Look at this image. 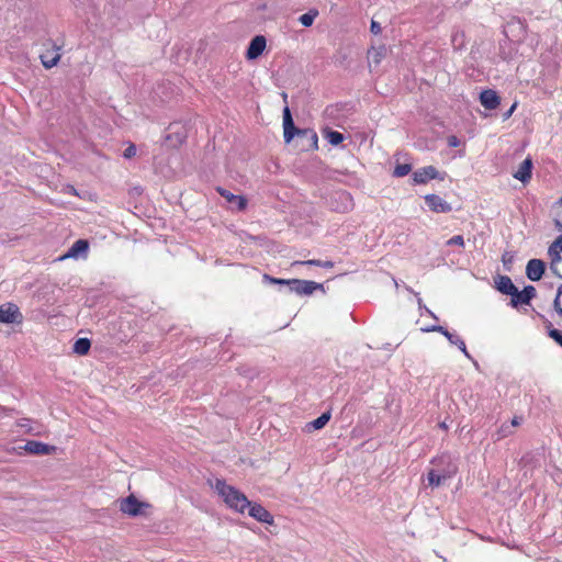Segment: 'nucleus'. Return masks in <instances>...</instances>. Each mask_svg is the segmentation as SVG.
Wrapping results in <instances>:
<instances>
[{
  "label": "nucleus",
  "mask_w": 562,
  "mask_h": 562,
  "mask_svg": "<svg viewBox=\"0 0 562 562\" xmlns=\"http://www.w3.org/2000/svg\"><path fill=\"white\" fill-rule=\"evenodd\" d=\"M211 485L229 508L238 513H244L245 509L250 506V502L246 495L234 486L226 484L225 481L216 479L214 484L211 483Z\"/></svg>",
  "instance_id": "1"
},
{
  "label": "nucleus",
  "mask_w": 562,
  "mask_h": 562,
  "mask_svg": "<svg viewBox=\"0 0 562 562\" xmlns=\"http://www.w3.org/2000/svg\"><path fill=\"white\" fill-rule=\"evenodd\" d=\"M263 278L273 284H286L290 286L291 292H295L301 295H310L315 290L323 289V284L314 282V281L299 280V279H292V280L277 279V278L269 277L268 274H265Z\"/></svg>",
  "instance_id": "2"
},
{
  "label": "nucleus",
  "mask_w": 562,
  "mask_h": 562,
  "mask_svg": "<svg viewBox=\"0 0 562 562\" xmlns=\"http://www.w3.org/2000/svg\"><path fill=\"white\" fill-rule=\"evenodd\" d=\"M548 256L550 258V270L562 279V235L550 245Z\"/></svg>",
  "instance_id": "3"
},
{
  "label": "nucleus",
  "mask_w": 562,
  "mask_h": 562,
  "mask_svg": "<svg viewBox=\"0 0 562 562\" xmlns=\"http://www.w3.org/2000/svg\"><path fill=\"white\" fill-rule=\"evenodd\" d=\"M423 330L426 333L437 331V333L442 334L448 339V341L451 345L457 346L468 359H472L471 355L467 350V346H465V342L463 341V339L461 337H459L458 335L450 333L445 327L439 326V325H434V326L424 328Z\"/></svg>",
  "instance_id": "4"
},
{
  "label": "nucleus",
  "mask_w": 562,
  "mask_h": 562,
  "mask_svg": "<svg viewBox=\"0 0 562 562\" xmlns=\"http://www.w3.org/2000/svg\"><path fill=\"white\" fill-rule=\"evenodd\" d=\"M148 504L139 502L135 496L130 495L120 502V510L130 516H138Z\"/></svg>",
  "instance_id": "5"
},
{
  "label": "nucleus",
  "mask_w": 562,
  "mask_h": 562,
  "mask_svg": "<svg viewBox=\"0 0 562 562\" xmlns=\"http://www.w3.org/2000/svg\"><path fill=\"white\" fill-rule=\"evenodd\" d=\"M168 130L169 133L166 135V140L169 142L171 146H179L187 138L186 126L181 123H171Z\"/></svg>",
  "instance_id": "6"
},
{
  "label": "nucleus",
  "mask_w": 562,
  "mask_h": 562,
  "mask_svg": "<svg viewBox=\"0 0 562 562\" xmlns=\"http://www.w3.org/2000/svg\"><path fill=\"white\" fill-rule=\"evenodd\" d=\"M21 318L22 315L15 304L8 303L0 306V323L13 324L20 322Z\"/></svg>",
  "instance_id": "7"
},
{
  "label": "nucleus",
  "mask_w": 562,
  "mask_h": 562,
  "mask_svg": "<svg viewBox=\"0 0 562 562\" xmlns=\"http://www.w3.org/2000/svg\"><path fill=\"white\" fill-rule=\"evenodd\" d=\"M437 178L441 180L443 179L442 177H439V172L434 166L423 167L413 173V181L415 184H425L429 180Z\"/></svg>",
  "instance_id": "8"
},
{
  "label": "nucleus",
  "mask_w": 562,
  "mask_h": 562,
  "mask_svg": "<svg viewBox=\"0 0 562 562\" xmlns=\"http://www.w3.org/2000/svg\"><path fill=\"white\" fill-rule=\"evenodd\" d=\"M546 271V263L541 259H530L526 266V276L531 281H539Z\"/></svg>",
  "instance_id": "9"
},
{
  "label": "nucleus",
  "mask_w": 562,
  "mask_h": 562,
  "mask_svg": "<svg viewBox=\"0 0 562 562\" xmlns=\"http://www.w3.org/2000/svg\"><path fill=\"white\" fill-rule=\"evenodd\" d=\"M425 202L436 213H449L452 210V206L437 194H427Z\"/></svg>",
  "instance_id": "10"
},
{
  "label": "nucleus",
  "mask_w": 562,
  "mask_h": 562,
  "mask_svg": "<svg viewBox=\"0 0 562 562\" xmlns=\"http://www.w3.org/2000/svg\"><path fill=\"white\" fill-rule=\"evenodd\" d=\"M536 296V289L532 285H526L522 291H518L512 295V306L517 307L520 304H529Z\"/></svg>",
  "instance_id": "11"
},
{
  "label": "nucleus",
  "mask_w": 562,
  "mask_h": 562,
  "mask_svg": "<svg viewBox=\"0 0 562 562\" xmlns=\"http://www.w3.org/2000/svg\"><path fill=\"white\" fill-rule=\"evenodd\" d=\"M457 472V467L451 465L447 473H438L437 470H430L427 474L428 484L437 487L443 484L447 480L451 479Z\"/></svg>",
  "instance_id": "12"
},
{
  "label": "nucleus",
  "mask_w": 562,
  "mask_h": 562,
  "mask_svg": "<svg viewBox=\"0 0 562 562\" xmlns=\"http://www.w3.org/2000/svg\"><path fill=\"white\" fill-rule=\"evenodd\" d=\"M266 45L267 41L263 35L255 36L249 43L246 54L247 58L249 60L257 59L263 53Z\"/></svg>",
  "instance_id": "13"
},
{
  "label": "nucleus",
  "mask_w": 562,
  "mask_h": 562,
  "mask_svg": "<svg viewBox=\"0 0 562 562\" xmlns=\"http://www.w3.org/2000/svg\"><path fill=\"white\" fill-rule=\"evenodd\" d=\"M247 508L249 509V516L252 517L254 519L268 525L273 524V516L260 504L250 503V506H248Z\"/></svg>",
  "instance_id": "14"
},
{
  "label": "nucleus",
  "mask_w": 562,
  "mask_h": 562,
  "mask_svg": "<svg viewBox=\"0 0 562 562\" xmlns=\"http://www.w3.org/2000/svg\"><path fill=\"white\" fill-rule=\"evenodd\" d=\"M296 132L297 130L294 126L290 109L289 106H285L283 109V136L285 143H290L293 139Z\"/></svg>",
  "instance_id": "15"
},
{
  "label": "nucleus",
  "mask_w": 562,
  "mask_h": 562,
  "mask_svg": "<svg viewBox=\"0 0 562 562\" xmlns=\"http://www.w3.org/2000/svg\"><path fill=\"white\" fill-rule=\"evenodd\" d=\"M218 193L229 203L232 209L241 211L247 205V200L241 195H235L225 189H218Z\"/></svg>",
  "instance_id": "16"
},
{
  "label": "nucleus",
  "mask_w": 562,
  "mask_h": 562,
  "mask_svg": "<svg viewBox=\"0 0 562 562\" xmlns=\"http://www.w3.org/2000/svg\"><path fill=\"white\" fill-rule=\"evenodd\" d=\"M482 105L487 110H494L499 104V97L493 90H484L480 94Z\"/></svg>",
  "instance_id": "17"
},
{
  "label": "nucleus",
  "mask_w": 562,
  "mask_h": 562,
  "mask_svg": "<svg viewBox=\"0 0 562 562\" xmlns=\"http://www.w3.org/2000/svg\"><path fill=\"white\" fill-rule=\"evenodd\" d=\"M496 289L507 295H513L516 292V286L513 283L512 279L507 276H498L495 280Z\"/></svg>",
  "instance_id": "18"
},
{
  "label": "nucleus",
  "mask_w": 562,
  "mask_h": 562,
  "mask_svg": "<svg viewBox=\"0 0 562 562\" xmlns=\"http://www.w3.org/2000/svg\"><path fill=\"white\" fill-rule=\"evenodd\" d=\"M24 449L32 454H48L55 448L40 441L31 440L25 443Z\"/></svg>",
  "instance_id": "19"
},
{
  "label": "nucleus",
  "mask_w": 562,
  "mask_h": 562,
  "mask_svg": "<svg viewBox=\"0 0 562 562\" xmlns=\"http://www.w3.org/2000/svg\"><path fill=\"white\" fill-rule=\"evenodd\" d=\"M88 249H89L88 241L85 239H78L69 248V250L65 255V258H78L82 255H86Z\"/></svg>",
  "instance_id": "20"
},
{
  "label": "nucleus",
  "mask_w": 562,
  "mask_h": 562,
  "mask_svg": "<svg viewBox=\"0 0 562 562\" xmlns=\"http://www.w3.org/2000/svg\"><path fill=\"white\" fill-rule=\"evenodd\" d=\"M531 168L532 162L529 158H527L520 164L519 168L514 172L513 176L515 179L521 182H526L531 178Z\"/></svg>",
  "instance_id": "21"
},
{
  "label": "nucleus",
  "mask_w": 562,
  "mask_h": 562,
  "mask_svg": "<svg viewBox=\"0 0 562 562\" xmlns=\"http://www.w3.org/2000/svg\"><path fill=\"white\" fill-rule=\"evenodd\" d=\"M323 136L333 146L339 145L345 139V136L341 133L329 128L323 131Z\"/></svg>",
  "instance_id": "22"
},
{
  "label": "nucleus",
  "mask_w": 562,
  "mask_h": 562,
  "mask_svg": "<svg viewBox=\"0 0 562 562\" xmlns=\"http://www.w3.org/2000/svg\"><path fill=\"white\" fill-rule=\"evenodd\" d=\"M59 59H60V54L58 52H54V53L47 52V53L41 55L42 64L47 69L56 66L57 63L59 61Z\"/></svg>",
  "instance_id": "23"
},
{
  "label": "nucleus",
  "mask_w": 562,
  "mask_h": 562,
  "mask_svg": "<svg viewBox=\"0 0 562 562\" xmlns=\"http://www.w3.org/2000/svg\"><path fill=\"white\" fill-rule=\"evenodd\" d=\"M91 342L88 338H79L75 341L72 350L75 353L83 356L88 353Z\"/></svg>",
  "instance_id": "24"
},
{
  "label": "nucleus",
  "mask_w": 562,
  "mask_h": 562,
  "mask_svg": "<svg viewBox=\"0 0 562 562\" xmlns=\"http://www.w3.org/2000/svg\"><path fill=\"white\" fill-rule=\"evenodd\" d=\"M336 198L342 202L341 207H337L339 212H346L351 209L352 200L349 193L341 191L336 193Z\"/></svg>",
  "instance_id": "25"
},
{
  "label": "nucleus",
  "mask_w": 562,
  "mask_h": 562,
  "mask_svg": "<svg viewBox=\"0 0 562 562\" xmlns=\"http://www.w3.org/2000/svg\"><path fill=\"white\" fill-rule=\"evenodd\" d=\"M330 419L329 413H323L319 417L308 424L315 430L322 429Z\"/></svg>",
  "instance_id": "26"
},
{
  "label": "nucleus",
  "mask_w": 562,
  "mask_h": 562,
  "mask_svg": "<svg viewBox=\"0 0 562 562\" xmlns=\"http://www.w3.org/2000/svg\"><path fill=\"white\" fill-rule=\"evenodd\" d=\"M317 15H318L317 10H310L307 13L302 14L299 18V21L304 26H311Z\"/></svg>",
  "instance_id": "27"
},
{
  "label": "nucleus",
  "mask_w": 562,
  "mask_h": 562,
  "mask_svg": "<svg viewBox=\"0 0 562 562\" xmlns=\"http://www.w3.org/2000/svg\"><path fill=\"white\" fill-rule=\"evenodd\" d=\"M434 463L438 467L439 464L447 463V468L443 469H436L438 473H447V471L450 469L451 465H454L451 462V459L449 456H441L440 458L434 460Z\"/></svg>",
  "instance_id": "28"
},
{
  "label": "nucleus",
  "mask_w": 562,
  "mask_h": 562,
  "mask_svg": "<svg viewBox=\"0 0 562 562\" xmlns=\"http://www.w3.org/2000/svg\"><path fill=\"white\" fill-rule=\"evenodd\" d=\"M411 170L412 166L409 164H401L394 168L393 175L397 178H402L408 175Z\"/></svg>",
  "instance_id": "29"
},
{
  "label": "nucleus",
  "mask_w": 562,
  "mask_h": 562,
  "mask_svg": "<svg viewBox=\"0 0 562 562\" xmlns=\"http://www.w3.org/2000/svg\"><path fill=\"white\" fill-rule=\"evenodd\" d=\"M512 434H513L512 426H509L508 424H503L496 432V439L497 440L503 439L505 437L510 436Z\"/></svg>",
  "instance_id": "30"
},
{
  "label": "nucleus",
  "mask_w": 562,
  "mask_h": 562,
  "mask_svg": "<svg viewBox=\"0 0 562 562\" xmlns=\"http://www.w3.org/2000/svg\"><path fill=\"white\" fill-rule=\"evenodd\" d=\"M554 308L557 313L562 316V284L559 286L554 299Z\"/></svg>",
  "instance_id": "31"
},
{
  "label": "nucleus",
  "mask_w": 562,
  "mask_h": 562,
  "mask_svg": "<svg viewBox=\"0 0 562 562\" xmlns=\"http://www.w3.org/2000/svg\"><path fill=\"white\" fill-rule=\"evenodd\" d=\"M447 245L448 246H459V247H463L464 246V239L461 235H456L453 237H451L450 239L447 240Z\"/></svg>",
  "instance_id": "32"
},
{
  "label": "nucleus",
  "mask_w": 562,
  "mask_h": 562,
  "mask_svg": "<svg viewBox=\"0 0 562 562\" xmlns=\"http://www.w3.org/2000/svg\"><path fill=\"white\" fill-rule=\"evenodd\" d=\"M555 225L557 227L562 231V201L559 203L557 207V216H555Z\"/></svg>",
  "instance_id": "33"
},
{
  "label": "nucleus",
  "mask_w": 562,
  "mask_h": 562,
  "mask_svg": "<svg viewBox=\"0 0 562 562\" xmlns=\"http://www.w3.org/2000/svg\"><path fill=\"white\" fill-rule=\"evenodd\" d=\"M549 336L555 341L558 342L560 346H562V331L558 330V329H550L549 330Z\"/></svg>",
  "instance_id": "34"
},
{
  "label": "nucleus",
  "mask_w": 562,
  "mask_h": 562,
  "mask_svg": "<svg viewBox=\"0 0 562 562\" xmlns=\"http://www.w3.org/2000/svg\"><path fill=\"white\" fill-rule=\"evenodd\" d=\"M136 155V146L131 144L127 148H125L123 156L125 158H132Z\"/></svg>",
  "instance_id": "35"
},
{
  "label": "nucleus",
  "mask_w": 562,
  "mask_h": 562,
  "mask_svg": "<svg viewBox=\"0 0 562 562\" xmlns=\"http://www.w3.org/2000/svg\"><path fill=\"white\" fill-rule=\"evenodd\" d=\"M299 265H308V266L321 267V260L312 259V260H306V261H295V262H293V266H299Z\"/></svg>",
  "instance_id": "36"
},
{
  "label": "nucleus",
  "mask_w": 562,
  "mask_h": 562,
  "mask_svg": "<svg viewBox=\"0 0 562 562\" xmlns=\"http://www.w3.org/2000/svg\"><path fill=\"white\" fill-rule=\"evenodd\" d=\"M448 145L450 147H458L460 145V140L457 136L452 135L448 137Z\"/></svg>",
  "instance_id": "37"
},
{
  "label": "nucleus",
  "mask_w": 562,
  "mask_h": 562,
  "mask_svg": "<svg viewBox=\"0 0 562 562\" xmlns=\"http://www.w3.org/2000/svg\"><path fill=\"white\" fill-rule=\"evenodd\" d=\"M370 30L373 34H379L381 32V26L378 22L372 21L370 25Z\"/></svg>",
  "instance_id": "38"
},
{
  "label": "nucleus",
  "mask_w": 562,
  "mask_h": 562,
  "mask_svg": "<svg viewBox=\"0 0 562 562\" xmlns=\"http://www.w3.org/2000/svg\"><path fill=\"white\" fill-rule=\"evenodd\" d=\"M522 422V418L521 417H518V416H515L510 424H508L509 426H512V429L515 428V427H518Z\"/></svg>",
  "instance_id": "39"
},
{
  "label": "nucleus",
  "mask_w": 562,
  "mask_h": 562,
  "mask_svg": "<svg viewBox=\"0 0 562 562\" xmlns=\"http://www.w3.org/2000/svg\"><path fill=\"white\" fill-rule=\"evenodd\" d=\"M418 306L420 310L424 308L426 311V313H428L431 317L437 319L436 315L430 310H428L426 306L423 305V301L420 297H418Z\"/></svg>",
  "instance_id": "40"
},
{
  "label": "nucleus",
  "mask_w": 562,
  "mask_h": 562,
  "mask_svg": "<svg viewBox=\"0 0 562 562\" xmlns=\"http://www.w3.org/2000/svg\"><path fill=\"white\" fill-rule=\"evenodd\" d=\"M65 192L66 193H69V194H72V195H77V196H80L78 191L72 187V186H68L66 189H65Z\"/></svg>",
  "instance_id": "41"
},
{
  "label": "nucleus",
  "mask_w": 562,
  "mask_h": 562,
  "mask_svg": "<svg viewBox=\"0 0 562 562\" xmlns=\"http://www.w3.org/2000/svg\"><path fill=\"white\" fill-rule=\"evenodd\" d=\"M372 59L375 64H379L381 60V54L376 50L373 52Z\"/></svg>",
  "instance_id": "42"
},
{
  "label": "nucleus",
  "mask_w": 562,
  "mask_h": 562,
  "mask_svg": "<svg viewBox=\"0 0 562 562\" xmlns=\"http://www.w3.org/2000/svg\"><path fill=\"white\" fill-rule=\"evenodd\" d=\"M321 267L322 268H333L334 267V262L329 261V260H326V261H322L321 260Z\"/></svg>",
  "instance_id": "43"
},
{
  "label": "nucleus",
  "mask_w": 562,
  "mask_h": 562,
  "mask_svg": "<svg viewBox=\"0 0 562 562\" xmlns=\"http://www.w3.org/2000/svg\"><path fill=\"white\" fill-rule=\"evenodd\" d=\"M516 108V104H513L512 108L508 110L507 114H506V117H508L509 115H512L513 111L515 110Z\"/></svg>",
  "instance_id": "44"
},
{
  "label": "nucleus",
  "mask_w": 562,
  "mask_h": 562,
  "mask_svg": "<svg viewBox=\"0 0 562 562\" xmlns=\"http://www.w3.org/2000/svg\"><path fill=\"white\" fill-rule=\"evenodd\" d=\"M440 427H441V428H445V429L447 428V426H446V424H445V423H442V424L440 425Z\"/></svg>",
  "instance_id": "45"
}]
</instances>
